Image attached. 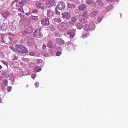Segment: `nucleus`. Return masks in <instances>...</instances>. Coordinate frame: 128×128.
Returning a JSON list of instances; mask_svg holds the SVG:
<instances>
[{"label":"nucleus","mask_w":128,"mask_h":128,"mask_svg":"<svg viewBox=\"0 0 128 128\" xmlns=\"http://www.w3.org/2000/svg\"><path fill=\"white\" fill-rule=\"evenodd\" d=\"M15 48L18 52L22 54H26L28 52L27 49L24 46L21 44L16 45Z\"/></svg>","instance_id":"1"},{"label":"nucleus","mask_w":128,"mask_h":128,"mask_svg":"<svg viewBox=\"0 0 128 128\" xmlns=\"http://www.w3.org/2000/svg\"><path fill=\"white\" fill-rule=\"evenodd\" d=\"M33 35L34 37L38 38H41L42 37L40 30H35L33 33Z\"/></svg>","instance_id":"2"},{"label":"nucleus","mask_w":128,"mask_h":128,"mask_svg":"<svg viewBox=\"0 0 128 128\" xmlns=\"http://www.w3.org/2000/svg\"><path fill=\"white\" fill-rule=\"evenodd\" d=\"M41 23L43 26H46L50 24L49 19L48 18H43L42 19Z\"/></svg>","instance_id":"3"},{"label":"nucleus","mask_w":128,"mask_h":128,"mask_svg":"<svg viewBox=\"0 0 128 128\" xmlns=\"http://www.w3.org/2000/svg\"><path fill=\"white\" fill-rule=\"evenodd\" d=\"M65 6L64 3L62 1H60L59 2L57 6L58 8L61 10L64 9L65 8Z\"/></svg>","instance_id":"4"},{"label":"nucleus","mask_w":128,"mask_h":128,"mask_svg":"<svg viewBox=\"0 0 128 128\" xmlns=\"http://www.w3.org/2000/svg\"><path fill=\"white\" fill-rule=\"evenodd\" d=\"M62 18L64 19H68L71 17V15L69 12H65L62 14Z\"/></svg>","instance_id":"5"},{"label":"nucleus","mask_w":128,"mask_h":128,"mask_svg":"<svg viewBox=\"0 0 128 128\" xmlns=\"http://www.w3.org/2000/svg\"><path fill=\"white\" fill-rule=\"evenodd\" d=\"M1 15L5 18L6 19L9 16L10 14L9 12L7 11H3L2 12Z\"/></svg>","instance_id":"6"},{"label":"nucleus","mask_w":128,"mask_h":128,"mask_svg":"<svg viewBox=\"0 0 128 128\" xmlns=\"http://www.w3.org/2000/svg\"><path fill=\"white\" fill-rule=\"evenodd\" d=\"M46 4L49 6H52L55 4L54 0H47Z\"/></svg>","instance_id":"7"},{"label":"nucleus","mask_w":128,"mask_h":128,"mask_svg":"<svg viewBox=\"0 0 128 128\" xmlns=\"http://www.w3.org/2000/svg\"><path fill=\"white\" fill-rule=\"evenodd\" d=\"M36 6L38 8L41 9H43L44 8V4L40 2H37L36 3Z\"/></svg>","instance_id":"8"},{"label":"nucleus","mask_w":128,"mask_h":128,"mask_svg":"<svg viewBox=\"0 0 128 128\" xmlns=\"http://www.w3.org/2000/svg\"><path fill=\"white\" fill-rule=\"evenodd\" d=\"M32 29L30 27H28L26 28L24 32H22V34H24L25 32L26 34H30L32 32Z\"/></svg>","instance_id":"9"},{"label":"nucleus","mask_w":128,"mask_h":128,"mask_svg":"<svg viewBox=\"0 0 128 128\" xmlns=\"http://www.w3.org/2000/svg\"><path fill=\"white\" fill-rule=\"evenodd\" d=\"M56 43L59 45H60L64 43V41L60 38H57L56 40Z\"/></svg>","instance_id":"10"},{"label":"nucleus","mask_w":128,"mask_h":128,"mask_svg":"<svg viewBox=\"0 0 128 128\" xmlns=\"http://www.w3.org/2000/svg\"><path fill=\"white\" fill-rule=\"evenodd\" d=\"M23 6V4L22 2H17L16 4V7H21L19 8L18 10L19 11V10H20L21 9H22V11H23V12L24 13V11L23 10V8L22 7Z\"/></svg>","instance_id":"11"},{"label":"nucleus","mask_w":128,"mask_h":128,"mask_svg":"<svg viewBox=\"0 0 128 128\" xmlns=\"http://www.w3.org/2000/svg\"><path fill=\"white\" fill-rule=\"evenodd\" d=\"M59 29L62 31H63L66 30V28L65 27L64 24L61 23L59 24L58 26Z\"/></svg>","instance_id":"12"},{"label":"nucleus","mask_w":128,"mask_h":128,"mask_svg":"<svg viewBox=\"0 0 128 128\" xmlns=\"http://www.w3.org/2000/svg\"><path fill=\"white\" fill-rule=\"evenodd\" d=\"M77 19L76 17L74 16L72 17L71 18V20L69 22V23L71 24H74L76 22Z\"/></svg>","instance_id":"13"},{"label":"nucleus","mask_w":128,"mask_h":128,"mask_svg":"<svg viewBox=\"0 0 128 128\" xmlns=\"http://www.w3.org/2000/svg\"><path fill=\"white\" fill-rule=\"evenodd\" d=\"M8 24L6 23H4L1 26V29L3 31H5L8 28Z\"/></svg>","instance_id":"14"},{"label":"nucleus","mask_w":128,"mask_h":128,"mask_svg":"<svg viewBox=\"0 0 128 128\" xmlns=\"http://www.w3.org/2000/svg\"><path fill=\"white\" fill-rule=\"evenodd\" d=\"M89 28L91 30L94 29L95 27V26L94 23L92 22H91L88 26Z\"/></svg>","instance_id":"15"},{"label":"nucleus","mask_w":128,"mask_h":128,"mask_svg":"<svg viewBox=\"0 0 128 128\" xmlns=\"http://www.w3.org/2000/svg\"><path fill=\"white\" fill-rule=\"evenodd\" d=\"M72 31H73V32H68V34L70 35L71 37L73 38L75 36V32L76 31V30L75 29H74Z\"/></svg>","instance_id":"16"},{"label":"nucleus","mask_w":128,"mask_h":128,"mask_svg":"<svg viewBox=\"0 0 128 128\" xmlns=\"http://www.w3.org/2000/svg\"><path fill=\"white\" fill-rule=\"evenodd\" d=\"M27 42L28 44L30 46H32L34 44L33 40L31 38H30L28 40H27Z\"/></svg>","instance_id":"17"},{"label":"nucleus","mask_w":128,"mask_h":128,"mask_svg":"<svg viewBox=\"0 0 128 128\" xmlns=\"http://www.w3.org/2000/svg\"><path fill=\"white\" fill-rule=\"evenodd\" d=\"M86 6L84 4H82L79 6L78 9L81 10H83L86 9Z\"/></svg>","instance_id":"18"},{"label":"nucleus","mask_w":128,"mask_h":128,"mask_svg":"<svg viewBox=\"0 0 128 128\" xmlns=\"http://www.w3.org/2000/svg\"><path fill=\"white\" fill-rule=\"evenodd\" d=\"M82 16L83 17L86 18H88V12L86 10L82 14Z\"/></svg>","instance_id":"19"},{"label":"nucleus","mask_w":128,"mask_h":128,"mask_svg":"<svg viewBox=\"0 0 128 128\" xmlns=\"http://www.w3.org/2000/svg\"><path fill=\"white\" fill-rule=\"evenodd\" d=\"M47 14L48 16H51L53 15V12L52 10H48L47 11Z\"/></svg>","instance_id":"20"},{"label":"nucleus","mask_w":128,"mask_h":128,"mask_svg":"<svg viewBox=\"0 0 128 128\" xmlns=\"http://www.w3.org/2000/svg\"><path fill=\"white\" fill-rule=\"evenodd\" d=\"M97 14V12L96 11H94L91 13L90 15L92 17H94L96 16Z\"/></svg>","instance_id":"21"},{"label":"nucleus","mask_w":128,"mask_h":128,"mask_svg":"<svg viewBox=\"0 0 128 128\" xmlns=\"http://www.w3.org/2000/svg\"><path fill=\"white\" fill-rule=\"evenodd\" d=\"M47 46L50 48H53V46L52 44V42L50 41H49L47 44Z\"/></svg>","instance_id":"22"},{"label":"nucleus","mask_w":128,"mask_h":128,"mask_svg":"<svg viewBox=\"0 0 128 128\" xmlns=\"http://www.w3.org/2000/svg\"><path fill=\"white\" fill-rule=\"evenodd\" d=\"M79 21L80 22L83 24L86 23L87 22V20L83 18L80 19Z\"/></svg>","instance_id":"23"},{"label":"nucleus","mask_w":128,"mask_h":128,"mask_svg":"<svg viewBox=\"0 0 128 128\" xmlns=\"http://www.w3.org/2000/svg\"><path fill=\"white\" fill-rule=\"evenodd\" d=\"M76 27L78 29H81L83 27V26L82 24L80 23H78L76 25Z\"/></svg>","instance_id":"24"},{"label":"nucleus","mask_w":128,"mask_h":128,"mask_svg":"<svg viewBox=\"0 0 128 128\" xmlns=\"http://www.w3.org/2000/svg\"><path fill=\"white\" fill-rule=\"evenodd\" d=\"M42 68H39L38 67H37L34 68V70L35 72L36 73L40 72Z\"/></svg>","instance_id":"25"},{"label":"nucleus","mask_w":128,"mask_h":128,"mask_svg":"<svg viewBox=\"0 0 128 128\" xmlns=\"http://www.w3.org/2000/svg\"><path fill=\"white\" fill-rule=\"evenodd\" d=\"M54 21L58 22H61V20L59 18H55L54 19Z\"/></svg>","instance_id":"26"},{"label":"nucleus","mask_w":128,"mask_h":128,"mask_svg":"<svg viewBox=\"0 0 128 128\" xmlns=\"http://www.w3.org/2000/svg\"><path fill=\"white\" fill-rule=\"evenodd\" d=\"M84 28L86 30H88L90 29L88 25L87 24L84 25Z\"/></svg>","instance_id":"27"},{"label":"nucleus","mask_w":128,"mask_h":128,"mask_svg":"<svg viewBox=\"0 0 128 128\" xmlns=\"http://www.w3.org/2000/svg\"><path fill=\"white\" fill-rule=\"evenodd\" d=\"M93 2V0H87L86 1V3L90 4H92Z\"/></svg>","instance_id":"28"},{"label":"nucleus","mask_w":128,"mask_h":128,"mask_svg":"<svg viewBox=\"0 0 128 128\" xmlns=\"http://www.w3.org/2000/svg\"><path fill=\"white\" fill-rule=\"evenodd\" d=\"M31 18L33 20H37L38 19V17L37 16H31Z\"/></svg>","instance_id":"29"},{"label":"nucleus","mask_w":128,"mask_h":128,"mask_svg":"<svg viewBox=\"0 0 128 128\" xmlns=\"http://www.w3.org/2000/svg\"><path fill=\"white\" fill-rule=\"evenodd\" d=\"M1 62H2L4 64L6 65L7 66H8V63L5 61L2 60Z\"/></svg>","instance_id":"30"},{"label":"nucleus","mask_w":128,"mask_h":128,"mask_svg":"<svg viewBox=\"0 0 128 128\" xmlns=\"http://www.w3.org/2000/svg\"><path fill=\"white\" fill-rule=\"evenodd\" d=\"M61 54V52L60 51L57 52L56 53V56H60Z\"/></svg>","instance_id":"31"},{"label":"nucleus","mask_w":128,"mask_h":128,"mask_svg":"<svg viewBox=\"0 0 128 128\" xmlns=\"http://www.w3.org/2000/svg\"><path fill=\"white\" fill-rule=\"evenodd\" d=\"M12 88L11 87L8 86L7 87V90L8 92H10L11 91Z\"/></svg>","instance_id":"32"},{"label":"nucleus","mask_w":128,"mask_h":128,"mask_svg":"<svg viewBox=\"0 0 128 128\" xmlns=\"http://www.w3.org/2000/svg\"><path fill=\"white\" fill-rule=\"evenodd\" d=\"M36 76V74H33L32 75V78L33 79H34L35 78Z\"/></svg>","instance_id":"33"},{"label":"nucleus","mask_w":128,"mask_h":128,"mask_svg":"<svg viewBox=\"0 0 128 128\" xmlns=\"http://www.w3.org/2000/svg\"><path fill=\"white\" fill-rule=\"evenodd\" d=\"M32 12L33 13H37V12L38 11L36 9H33L32 10Z\"/></svg>","instance_id":"34"},{"label":"nucleus","mask_w":128,"mask_h":128,"mask_svg":"<svg viewBox=\"0 0 128 128\" xmlns=\"http://www.w3.org/2000/svg\"><path fill=\"white\" fill-rule=\"evenodd\" d=\"M10 28L12 30H14L15 29L14 26H11Z\"/></svg>","instance_id":"35"},{"label":"nucleus","mask_w":128,"mask_h":128,"mask_svg":"<svg viewBox=\"0 0 128 128\" xmlns=\"http://www.w3.org/2000/svg\"><path fill=\"white\" fill-rule=\"evenodd\" d=\"M37 60L38 63H42V60L41 59H38Z\"/></svg>","instance_id":"36"},{"label":"nucleus","mask_w":128,"mask_h":128,"mask_svg":"<svg viewBox=\"0 0 128 128\" xmlns=\"http://www.w3.org/2000/svg\"><path fill=\"white\" fill-rule=\"evenodd\" d=\"M34 85L36 86V87H38L39 86L38 82H36L35 84Z\"/></svg>","instance_id":"37"},{"label":"nucleus","mask_w":128,"mask_h":128,"mask_svg":"<svg viewBox=\"0 0 128 128\" xmlns=\"http://www.w3.org/2000/svg\"><path fill=\"white\" fill-rule=\"evenodd\" d=\"M18 59V58L16 56H15L14 58H13V60H17Z\"/></svg>","instance_id":"38"},{"label":"nucleus","mask_w":128,"mask_h":128,"mask_svg":"<svg viewBox=\"0 0 128 128\" xmlns=\"http://www.w3.org/2000/svg\"><path fill=\"white\" fill-rule=\"evenodd\" d=\"M11 48V49L14 51V52H16V50H15V48H13V47H11V48Z\"/></svg>","instance_id":"39"},{"label":"nucleus","mask_w":128,"mask_h":128,"mask_svg":"<svg viewBox=\"0 0 128 128\" xmlns=\"http://www.w3.org/2000/svg\"><path fill=\"white\" fill-rule=\"evenodd\" d=\"M46 48V46L45 44H44L42 46V48L44 50Z\"/></svg>","instance_id":"40"},{"label":"nucleus","mask_w":128,"mask_h":128,"mask_svg":"<svg viewBox=\"0 0 128 128\" xmlns=\"http://www.w3.org/2000/svg\"><path fill=\"white\" fill-rule=\"evenodd\" d=\"M22 0L24 2L26 3L28 2L29 0Z\"/></svg>","instance_id":"41"},{"label":"nucleus","mask_w":128,"mask_h":128,"mask_svg":"<svg viewBox=\"0 0 128 128\" xmlns=\"http://www.w3.org/2000/svg\"><path fill=\"white\" fill-rule=\"evenodd\" d=\"M55 35L57 37L60 36V34L58 33H56Z\"/></svg>","instance_id":"42"},{"label":"nucleus","mask_w":128,"mask_h":128,"mask_svg":"<svg viewBox=\"0 0 128 128\" xmlns=\"http://www.w3.org/2000/svg\"><path fill=\"white\" fill-rule=\"evenodd\" d=\"M108 2H111L114 1V0H106Z\"/></svg>","instance_id":"43"},{"label":"nucleus","mask_w":128,"mask_h":128,"mask_svg":"<svg viewBox=\"0 0 128 128\" xmlns=\"http://www.w3.org/2000/svg\"><path fill=\"white\" fill-rule=\"evenodd\" d=\"M30 14V12H28V13H26L25 14L26 15H29Z\"/></svg>","instance_id":"44"},{"label":"nucleus","mask_w":128,"mask_h":128,"mask_svg":"<svg viewBox=\"0 0 128 128\" xmlns=\"http://www.w3.org/2000/svg\"><path fill=\"white\" fill-rule=\"evenodd\" d=\"M56 12L58 14H60V12H59L57 10H56Z\"/></svg>","instance_id":"45"},{"label":"nucleus","mask_w":128,"mask_h":128,"mask_svg":"<svg viewBox=\"0 0 128 128\" xmlns=\"http://www.w3.org/2000/svg\"><path fill=\"white\" fill-rule=\"evenodd\" d=\"M2 77L1 76H0V80H2Z\"/></svg>","instance_id":"46"},{"label":"nucleus","mask_w":128,"mask_h":128,"mask_svg":"<svg viewBox=\"0 0 128 128\" xmlns=\"http://www.w3.org/2000/svg\"><path fill=\"white\" fill-rule=\"evenodd\" d=\"M18 15L21 17L22 14H18Z\"/></svg>","instance_id":"47"},{"label":"nucleus","mask_w":128,"mask_h":128,"mask_svg":"<svg viewBox=\"0 0 128 128\" xmlns=\"http://www.w3.org/2000/svg\"><path fill=\"white\" fill-rule=\"evenodd\" d=\"M2 66L0 65V70L1 69H2Z\"/></svg>","instance_id":"48"},{"label":"nucleus","mask_w":128,"mask_h":128,"mask_svg":"<svg viewBox=\"0 0 128 128\" xmlns=\"http://www.w3.org/2000/svg\"><path fill=\"white\" fill-rule=\"evenodd\" d=\"M42 0V1H45L46 0Z\"/></svg>","instance_id":"49"},{"label":"nucleus","mask_w":128,"mask_h":128,"mask_svg":"<svg viewBox=\"0 0 128 128\" xmlns=\"http://www.w3.org/2000/svg\"><path fill=\"white\" fill-rule=\"evenodd\" d=\"M86 34L87 35H88V34Z\"/></svg>","instance_id":"50"}]
</instances>
